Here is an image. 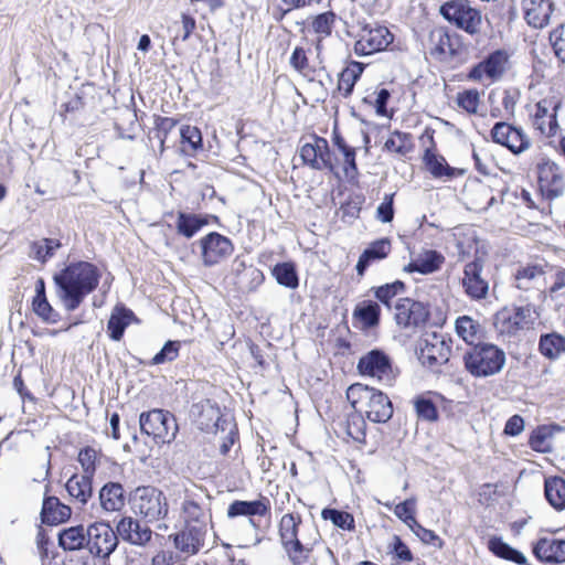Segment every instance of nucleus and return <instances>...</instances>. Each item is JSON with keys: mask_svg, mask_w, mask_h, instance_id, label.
I'll return each mask as SVG.
<instances>
[{"mask_svg": "<svg viewBox=\"0 0 565 565\" xmlns=\"http://www.w3.org/2000/svg\"><path fill=\"white\" fill-rule=\"evenodd\" d=\"M99 278V270L88 262L72 263L55 275L56 296L64 309L75 311L85 297L97 288Z\"/></svg>", "mask_w": 565, "mask_h": 565, "instance_id": "nucleus-1", "label": "nucleus"}, {"mask_svg": "<svg viewBox=\"0 0 565 565\" xmlns=\"http://www.w3.org/2000/svg\"><path fill=\"white\" fill-rule=\"evenodd\" d=\"M301 518L292 513L282 515L279 522L280 542L292 565H315L311 554L320 535L312 527H307V534L299 535Z\"/></svg>", "mask_w": 565, "mask_h": 565, "instance_id": "nucleus-2", "label": "nucleus"}, {"mask_svg": "<svg viewBox=\"0 0 565 565\" xmlns=\"http://www.w3.org/2000/svg\"><path fill=\"white\" fill-rule=\"evenodd\" d=\"M347 398L355 412L373 423H386L393 416L391 399L374 387L361 383L352 384L347 391Z\"/></svg>", "mask_w": 565, "mask_h": 565, "instance_id": "nucleus-3", "label": "nucleus"}, {"mask_svg": "<svg viewBox=\"0 0 565 565\" xmlns=\"http://www.w3.org/2000/svg\"><path fill=\"white\" fill-rule=\"evenodd\" d=\"M505 353L492 343H477L463 353L465 369L475 377H489L500 373Z\"/></svg>", "mask_w": 565, "mask_h": 565, "instance_id": "nucleus-4", "label": "nucleus"}, {"mask_svg": "<svg viewBox=\"0 0 565 565\" xmlns=\"http://www.w3.org/2000/svg\"><path fill=\"white\" fill-rule=\"evenodd\" d=\"M135 512L147 522H154L167 516L169 505L163 492L154 487H138L132 497Z\"/></svg>", "mask_w": 565, "mask_h": 565, "instance_id": "nucleus-5", "label": "nucleus"}, {"mask_svg": "<svg viewBox=\"0 0 565 565\" xmlns=\"http://www.w3.org/2000/svg\"><path fill=\"white\" fill-rule=\"evenodd\" d=\"M139 425L142 434L151 436L156 443L161 444L171 443L178 431L174 416L162 409L141 413Z\"/></svg>", "mask_w": 565, "mask_h": 565, "instance_id": "nucleus-6", "label": "nucleus"}, {"mask_svg": "<svg viewBox=\"0 0 565 565\" xmlns=\"http://www.w3.org/2000/svg\"><path fill=\"white\" fill-rule=\"evenodd\" d=\"M451 347L449 340L441 333H425L419 340L418 359L423 365L438 370L449 361Z\"/></svg>", "mask_w": 565, "mask_h": 565, "instance_id": "nucleus-7", "label": "nucleus"}, {"mask_svg": "<svg viewBox=\"0 0 565 565\" xmlns=\"http://www.w3.org/2000/svg\"><path fill=\"white\" fill-rule=\"evenodd\" d=\"M441 15L459 29L470 34L480 30L481 12L472 8L467 0H451L440 7Z\"/></svg>", "mask_w": 565, "mask_h": 565, "instance_id": "nucleus-8", "label": "nucleus"}, {"mask_svg": "<svg viewBox=\"0 0 565 565\" xmlns=\"http://www.w3.org/2000/svg\"><path fill=\"white\" fill-rule=\"evenodd\" d=\"M86 547L90 554L107 559L118 545V536L105 522H96L86 529Z\"/></svg>", "mask_w": 565, "mask_h": 565, "instance_id": "nucleus-9", "label": "nucleus"}, {"mask_svg": "<svg viewBox=\"0 0 565 565\" xmlns=\"http://www.w3.org/2000/svg\"><path fill=\"white\" fill-rule=\"evenodd\" d=\"M509 68V54L504 50H497L476 64L468 74V78L476 82L494 83L502 78Z\"/></svg>", "mask_w": 565, "mask_h": 565, "instance_id": "nucleus-10", "label": "nucleus"}, {"mask_svg": "<svg viewBox=\"0 0 565 565\" xmlns=\"http://www.w3.org/2000/svg\"><path fill=\"white\" fill-rule=\"evenodd\" d=\"M358 370L360 374L387 385H391L394 380L391 359L382 350L374 349L362 355L358 362Z\"/></svg>", "mask_w": 565, "mask_h": 565, "instance_id": "nucleus-11", "label": "nucleus"}, {"mask_svg": "<svg viewBox=\"0 0 565 565\" xmlns=\"http://www.w3.org/2000/svg\"><path fill=\"white\" fill-rule=\"evenodd\" d=\"M201 259L204 266L212 267L230 257L234 250L232 241L217 233L211 232L199 241Z\"/></svg>", "mask_w": 565, "mask_h": 565, "instance_id": "nucleus-12", "label": "nucleus"}, {"mask_svg": "<svg viewBox=\"0 0 565 565\" xmlns=\"http://www.w3.org/2000/svg\"><path fill=\"white\" fill-rule=\"evenodd\" d=\"M539 190L542 196L553 201L563 195L565 181L559 167L552 161H544L537 166Z\"/></svg>", "mask_w": 565, "mask_h": 565, "instance_id": "nucleus-13", "label": "nucleus"}, {"mask_svg": "<svg viewBox=\"0 0 565 565\" xmlns=\"http://www.w3.org/2000/svg\"><path fill=\"white\" fill-rule=\"evenodd\" d=\"M393 34L386 26H365L354 44L356 55H370L385 50L393 42Z\"/></svg>", "mask_w": 565, "mask_h": 565, "instance_id": "nucleus-14", "label": "nucleus"}, {"mask_svg": "<svg viewBox=\"0 0 565 565\" xmlns=\"http://www.w3.org/2000/svg\"><path fill=\"white\" fill-rule=\"evenodd\" d=\"M535 320L532 306H520L513 310H502L497 315L495 323L500 326V331L514 334L520 330L529 329Z\"/></svg>", "mask_w": 565, "mask_h": 565, "instance_id": "nucleus-15", "label": "nucleus"}, {"mask_svg": "<svg viewBox=\"0 0 565 565\" xmlns=\"http://www.w3.org/2000/svg\"><path fill=\"white\" fill-rule=\"evenodd\" d=\"M429 312L419 301L409 298H401L394 306V318L398 326L403 328L418 327L425 323Z\"/></svg>", "mask_w": 565, "mask_h": 565, "instance_id": "nucleus-16", "label": "nucleus"}, {"mask_svg": "<svg viewBox=\"0 0 565 565\" xmlns=\"http://www.w3.org/2000/svg\"><path fill=\"white\" fill-rule=\"evenodd\" d=\"M483 265L476 259L465 265L462 287L466 295L472 300L484 299L488 295L489 284L481 276Z\"/></svg>", "mask_w": 565, "mask_h": 565, "instance_id": "nucleus-17", "label": "nucleus"}, {"mask_svg": "<svg viewBox=\"0 0 565 565\" xmlns=\"http://www.w3.org/2000/svg\"><path fill=\"white\" fill-rule=\"evenodd\" d=\"M556 110L557 105L548 99H543L535 104L534 113L532 114V125L542 136L553 137L557 134Z\"/></svg>", "mask_w": 565, "mask_h": 565, "instance_id": "nucleus-18", "label": "nucleus"}, {"mask_svg": "<svg viewBox=\"0 0 565 565\" xmlns=\"http://www.w3.org/2000/svg\"><path fill=\"white\" fill-rule=\"evenodd\" d=\"M491 136L494 142L505 146L513 153H520L530 147V140L523 131L507 122H497Z\"/></svg>", "mask_w": 565, "mask_h": 565, "instance_id": "nucleus-19", "label": "nucleus"}, {"mask_svg": "<svg viewBox=\"0 0 565 565\" xmlns=\"http://www.w3.org/2000/svg\"><path fill=\"white\" fill-rule=\"evenodd\" d=\"M116 534L134 545H146L152 536L150 527L132 516H124L117 523Z\"/></svg>", "mask_w": 565, "mask_h": 565, "instance_id": "nucleus-20", "label": "nucleus"}, {"mask_svg": "<svg viewBox=\"0 0 565 565\" xmlns=\"http://www.w3.org/2000/svg\"><path fill=\"white\" fill-rule=\"evenodd\" d=\"M522 8L527 24L541 29L548 24L554 3L552 0H522Z\"/></svg>", "mask_w": 565, "mask_h": 565, "instance_id": "nucleus-21", "label": "nucleus"}, {"mask_svg": "<svg viewBox=\"0 0 565 565\" xmlns=\"http://www.w3.org/2000/svg\"><path fill=\"white\" fill-rule=\"evenodd\" d=\"M533 553L544 563H565V541L552 537L540 539L533 546Z\"/></svg>", "mask_w": 565, "mask_h": 565, "instance_id": "nucleus-22", "label": "nucleus"}, {"mask_svg": "<svg viewBox=\"0 0 565 565\" xmlns=\"http://www.w3.org/2000/svg\"><path fill=\"white\" fill-rule=\"evenodd\" d=\"M205 535V530L185 525L181 532L174 535L173 542L180 552L186 555H194L203 547Z\"/></svg>", "mask_w": 565, "mask_h": 565, "instance_id": "nucleus-23", "label": "nucleus"}, {"mask_svg": "<svg viewBox=\"0 0 565 565\" xmlns=\"http://www.w3.org/2000/svg\"><path fill=\"white\" fill-rule=\"evenodd\" d=\"M182 514L185 525L207 531V524L212 518L207 502H199L193 498H189L182 504Z\"/></svg>", "mask_w": 565, "mask_h": 565, "instance_id": "nucleus-24", "label": "nucleus"}, {"mask_svg": "<svg viewBox=\"0 0 565 565\" xmlns=\"http://www.w3.org/2000/svg\"><path fill=\"white\" fill-rule=\"evenodd\" d=\"M391 249L392 245L388 238L372 242L359 257L355 267L358 274L362 276L371 263L386 258Z\"/></svg>", "mask_w": 565, "mask_h": 565, "instance_id": "nucleus-25", "label": "nucleus"}, {"mask_svg": "<svg viewBox=\"0 0 565 565\" xmlns=\"http://www.w3.org/2000/svg\"><path fill=\"white\" fill-rule=\"evenodd\" d=\"M269 511V501L266 498L255 501L236 500L227 508V516L234 519L237 516H264Z\"/></svg>", "mask_w": 565, "mask_h": 565, "instance_id": "nucleus-26", "label": "nucleus"}, {"mask_svg": "<svg viewBox=\"0 0 565 565\" xmlns=\"http://www.w3.org/2000/svg\"><path fill=\"white\" fill-rule=\"evenodd\" d=\"M99 502L105 511H120L126 502L122 486L118 482H107L104 484L99 490Z\"/></svg>", "mask_w": 565, "mask_h": 565, "instance_id": "nucleus-27", "label": "nucleus"}, {"mask_svg": "<svg viewBox=\"0 0 565 565\" xmlns=\"http://www.w3.org/2000/svg\"><path fill=\"white\" fill-rule=\"evenodd\" d=\"M72 514L71 508L63 504L56 497H47L43 501L41 519L45 524L54 525L66 521Z\"/></svg>", "mask_w": 565, "mask_h": 565, "instance_id": "nucleus-28", "label": "nucleus"}, {"mask_svg": "<svg viewBox=\"0 0 565 565\" xmlns=\"http://www.w3.org/2000/svg\"><path fill=\"white\" fill-rule=\"evenodd\" d=\"M92 479L88 475H74L65 484L71 498L79 505H85L93 497Z\"/></svg>", "mask_w": 565, "mask_h": 565, "instance_id": "nucleus-29", "label": "nucleus"}, {"mask_svg": "<svg viewBox=\"0 0 565 565\" xmlns=\"http://www.w3.org/2000/svg\"><path fill=\"white\" fill-rule=\"evenodd\" d=\"M199 408L198 413V424L202 430L205 431H215L218 428L220 422L222 419L221 409L216 404L212 403L210 399H205L196 405Z\"/></svg>", "mask_w": 565, "mask_h": 565, "instance_id": "nucleus-30", "label": "nucleus"}, {"mask_svg": "<svg viewBox=\"0 0 565 565\" xmlns=\"http://www.w3.org/2000/svg\"><path fill=\"white\" fill-rule=\"evenodd\" d=\"M381 307L376 301H360L354 310L353 318L359 320L363 329H372L380 323Z\"/></svg>", "mask_w": 565, "mask_h": 565, "instance_id": "nucleus-31", "label": "nucleus"}, {"mask_svg": "<svg viewBox=\"0 0 565 565\" xmlns=\"http://www.w3.org/2000/svg\"><path fill=\"white\" fill-rule=\"evenodd\" d=\"M134 317L135 316L131 310L122 306H116L107 323L110 338L115 341H119L124 335L125 329L130 324Z\"/></svg>", "mask_w": 565, "mask_h": 565, "instance_id": "nucleus-32", "label": "nucleus"}, {"mask_svg": "<svg viewBox=\"0 0 565 565\" xmlns=\"http://www.w3.org/2000/svg\"><path fill=\"white\" fill-rule=\"evenodd\" d=\"M539 351L548 360H557L565 353V337L557 332L542 334L539 341Z\"/></svg>", "mask_w": 565, "mask_h": 565, "instance_id": "nucleus-33", "label": "nucleus"}, {"mask_svg": "<svg viewBox=\"0 0 565 565\" xmlns=\"http://www.w3.org/2000/svg\"><path fill=\"white\" fill-rule=\"evenodd\" d=\"M443 263L444 257L438 252L426 250L411 262L406 267V270L427 275L438 270Z\"/></svg>", "mask_w": 565, "mask_h": 565, "instance_id": "nucleus-34", "label": "nucleus"}, {"mask_svg": "<svg viewBox=\"0 0 565 565\" xmlns=\"http://www.w3.org/2000/svg\"><path fill=\"white\" fill-rule=\"evenodd\" d=\"M456 332L457 334L468 344L473 347L477 343H481L482 327L469 316H461L456 320Z\"/></svg>", "mask_w": 565, "mask_h": 565, "instance_id": "nucleus-35", "label": "nucleus"}, {"mask_svg": "<svg viewBox=\"0 0 565 565\" xmlns=\"http://www.w3.org/2000/svg\"><path fill=\"white\" fill-rule=\"evenodd\" d=\"M544 276V268L542 265L521 266L514 274L516 287L522 290L534 288Z\"/></svg>", "mask_w": 565, "mask_h": 565, "instance_id": "nucleus-36", "label": "nucleus"}, {"mask_svg": "<svg viewBox=\"0 0 565 565\" xmlns=\"http://www.w3.org/2000/svg\"><path fill=\"white\" fill-rule=\"evenodd\" d=\"M86 529L83 525L71 526L58 533V545L64 551H77L86 547Z\"/></svg>", "mask_w": 565, "mask_h": 565, "instance_id": "nucleus-37", "label": "nucleus"}, {"mask_svg": "<svg viewBox=\"0 0 565 565\" xmlns=\"http://www.w3.org/2000/svg\"><path fill=\"white\" fill-rule=\"evenodd\" d=\"M209 220L206 216L179 212L177 218V232L178 234L191 238L193 237L203 226L207 225Z\"/></svg>", "mask_w": 565, "mask_h": 565, "instance_id": "nucleus-38", "label": "nucleus"}, {"mask_svg": "<svg viewBox=\"0 0 565 565\" xmlns=\"http://www.w3.org/2000/svg\"><path fill=\"white\" fill-rule=\"evenodd\" d=\"M364 65L352 61L339 75L338 89L348 97L353 92L356 81L363 73Z\"/></svg>", "mask_w": 565, "mask_h": 565, "instance_id": "nucleus-39", "label": "nucleus"}, {"mask_svg": "<svg viewBox=\"0 0 565 565\" xmlns=\"http://www.w3.org/2000/svg\"><path fill=\"white\" fill-rule=\"evenodd\" d=\"M545 497L556 510L565 508V480L559 477L545 480Z\"/></svg>", "mask_w": 565, "mask_h": 565, "instance_id": "nucleus-40", "label": "nucleus"}, {"mask_svg": "<svg viewBox=\"0 0 565 565\" xmlns=\"http://www.w3.org/2000/svg\"><path fill=\"white\" fill-rule=\"evenodd\" d=\"M413 148L414 143L411 134L399 130L393 131L384 143L385 150L399 156H406L413 150Z\"/></svg>", "mask_w": 565, "mask_h": 565, "instance_id": "nucleus-41", "label": "nucleus"}, {"mask_svg": "<svg viewBox=\"0 0 565 565\" xmlns=\"http://www.w3.org/2000/svg\"><path fill=\"white\" fill-rule=\"evenodd\" d=\"M290 66L303 77L312 81L316 67L309 63L307 52L303 47L296 46L289 58Z\"/></svg>", "mask_w": 565, "mask_h": 565, "instance_id": "nucleus-42", "label": "nucleus"}, {"mask_svg": "<svg viewBox=\"0 0 565 565\" xmlns=\"http://www.w3.org/2000/svg\"><path fill=\"white\" fill-rule=\"evenodd\" d=\"M60 247L61 243L57 239L42 238L31 244L29 256L35 260L45 263Z\"/></svg>", "mask_w": 565, "mask_h": 565, "instance_id": "nucleus-43", "label": "nucleus"}, {"mask_svg": "<svg viewBox=\"0 0 565 565\" xmlns=\"http://www.w3.org/2000/svg\"><path fill=\"white\" fill-rule=\"evenodd\" d=\"M424 162L428 171L436 178L444 175H451V168L447 164L441 156H437L430 148H427L424 153Z\"/></svg>", "mask_w": 565, "mask_h": 565, "instance_id": "nucleus-44", "label": "nucleus"}, {"mask_svg": "<svg viewBox=\"0 0 565 565\" xmlns=\"http://www.w3.org/2000/svg\"><path fill=\"white\" fill-rule=\"evenodd\" d=\"M277 282L288 288L298 287V276L295 266L291 263L277 264L273 269Z\"/></svg>", "mask_w": 565, "mask_h": 565, "instance_id": "nucleus-45", "label": "nucleus"}, {"mask_svg": "<svg viewBox=\"0 0 565 565\" xmlns=\"http://www.w3.org/2000/svg\"><path fill=\"white\" fill-rule=\"evenodd\" d=\"M366 423L361 413H353L348 416L345 431L349 437L354 441L364 443L365 440Z\"/></svg>", "mask_w": 565, "mask_h": 565, "instance_id": "nucleus-46", "label": "nucleus"}, {"mask_svg": "<svg viewBox=\"0 0 565 565\" xmlns=\"http://www.w3.org/2000/svg\"><path fill=\"white\" fill-rule=\"evenodd\" d=\"M180 137L184 146V152L192 153L202 148L201 131L194 126H183L180 130Z\"/></svg>", "mask_w": 565, "mask_h": 565, "instance_id": "nucleus-47", "label": "nucleus"}, {"mask_svg": "<svg viewBox=\"0 0 565 565\" xmlns=\"http://www.w3.org/2000/svg\"><path fill=\"white\" fill-rule=\"evenodd\" d=\"M405 289V285L401 280H396L391 284H385L380 287H375L372 290L374 291L375 298L382 302L387 308H391V300L399 295L403 294Z\"/></svg>", "mask_w": 565, "mask_h": 565, "instance_id": "nucleus-48", "label": "nucleus"}, {"mask_svg": "<svg viewBox=\"0 0 565 565\" xmlns=\"http://www.w3.org/2000/svg\"><path fill=\"white\" fill-rule=\"evenodd\" d=\"M321 516L324 520H330L339 529L354 530V518L349 512L327 508L322 510Z\"/></svg>", "mask_w": 565, "mask_h": 565, "instance_id": "nucleus-49", "label": "nucleus"}, {"mask_svg": "<svg viewBox=\"0 0 565 565\" xmlns=\"http://www.w3.org/2000/svg\"><path fill=\"white\" fill-rule=\"evenodd\" d=\"M177 120L170 117L156 116L153 138L159 140L160 153L164 151V142L169 132L177 126Z\"/></svg>", "mask_w": 565, "mask_h": 565, "instance_id": "nucleus-50", "label": "nucleus"}, {"mask_svg": "<svg viewBox=\"0 0 565 565\" xmlns=\"http://www.w3.org/2000/svg\"><path fill=\"white\" fill-rule=\"evenodd\" d=\"M335 20L337 15L332 11L320 13L312 20V30L322 38L329 36L332 32Z\"/></svg>", "mask_w": 565, "mask_h": 565, "instance_id": "nucleus-51", "label": "nucleus"}, {"mask_svg": "<svg viewBox=\"0 0 565 565\" xmlns=\"http://www.w3.org/2000/svg\"><path fill=\"white\" fill-rule=\"evenodd\" d=\"M264 281V274L260 269L249 266L237 280L241 289L252 291L259 287Z\"/></svg>", "mask_w": 565, "mask_h": 565, "instance_id": "nucleus-52", "label": "nucleus"}, {"mask_svg": "<svg viewBox=\"0 0 565 565\" xmlns=\"http://www.w3.org/2000/svg\"><path fill=\"white\" fill-rule=\"evenodd\" d=\"M551 437L552 433L550 428L546 426H540L531 434L529 444L533 450L545 452L548 451L551 448Z\"/></svg>", "mask_w": 565, "mask_h": 565, "instance_id": "nucleus-53", "label": "nucleus"}, {"mask_svg": "<svg viewBox=\"0 0 565 565\" xmlns=\"http://www.w3.org/2000/svg\"><path fill=\"white\" fill-rule=\"evenodd\" d=\"M33 310L44 322L56 323L60 320L58 312L53 309L46 298H34Z\"/></svg>", "mask_w": 565, "mask_h": 565, "instance_id": "nucleus-54", "label": "nucleus"}, {"mask_svg": "<svg viewBox=\"0 0 565 565\" xmlns=\"http://www.w3.org/2000/svg\"><path fill=\"white\" fill-rule=\"evenodd\" d=\"M457 104L469 114H477L480 94L477 89H466L457 95Z\"/></svg>", "mask_w": 565, "mask_h": 565, "instance_id": "nucleus-55", "label": "nucleus"}, {"mask_svg": "<svg viewBox=\"0 0 565 565\" xmlns=\"http://www.w3.org/2000/svg\"><path fill=\"white\" fill-rule=\"evenodd\" d=\"M415 409L420 419L434 422L438 418V411L431 399L424 396L415 401Z\"/></svg>", "mask_w": 565, "mask_h": 565, "instance_id": "nucleus-56", "label": "nucleus"}, {"mask_svg": "<svg viewBox=\"0 0 565 565\" xmlns=\"http://www.w3.org/2000/svg\"><path fill=\"white\" fill-rule=\"evenodd\" d=\"M415 507L416 500L411 498L404 502L398 503L394 509L395 515L404 523H406L409 529L413 526V522H417L415 519Z\"/></svg>", "mask_w": 565, "mask_h": 565, "instance_id": "nucleus-57", "label": "nucleus"}, {"mask_svg": "<svg viewBox=\"0 0 565 565\" xmlns=\"http://www.w3.org/2000/svg\"><path fill=\"white\" fill-rule=\"evenodd\" d=\"M318 137H313L312 142L305 143L300 149V158L303 163L317 170L319 167L318 152H319Z\"/></svg>", "mask_w": 565, "mask_h": 565, "instance_id": "nucleus-58", "label": "nucleus"}, {"mask_svg": "<svg viewBox=\"0 0 565 565\" xmlns=\"http://www.w3.org/2000/svg\"><path fill=\"white\" fill-rule=\"evenodd\" d=\"M96 460H97V452L92 447H85L83 448L78 454V462L81 463L84 473L88 475V477L94 476L96 471Z\"/></svg>", "mask_w": 565, "mask_h": 565, "instance_id": "nucleus-59", "label": "nucleus"}, {"mask_svg": "<svg viewBox=\"0 0 565 565\" xmlns=\"http://www.w3.org/2000/svg\"><path fill=\"white\" fill-rule=\"evenodd\" d=\"M179 341H168L163 348L152 358L151 363L157 365L175 360L179 354Z\"/></svg>", "mask_w": 565, "mask_h": 565, "instance_id": "nucleus-60", "label": "nucleus"}, {"mask_svg": "<svg viewBox=\"0 0 565 565\" xmlns=\"http://www.w3.org/2000/svg\"><path fill=\"white\" fill-rule=\"evenodd\" d=\"M550 41L557 58L565 63V24L559 25L551 32Z\"/></svg>", "mask_w": 565, "mask_h": 565, "instance_id": "nucleus-61", "label": "nucleus"}, {"mask_svg": "<svg viewBox=\"0 0 565 565\" xmlns=\"http://www.w3.org/2000/svg\"><path fill=\"white\" fill-rule=\"evenodd\" d=\"M319 142V152H318V162L319 167L317 170H329L334 171V164L332 162V152L330 150L329 143L327 139L322 137H318Z\"/></svg>", "mask_w": 565, "mask_h": 565, "instance_id": "nucleus-62", "label": "nucleus"}, {"mask_svg": "<svg viewBox=\"0 0 565 565\" xmlns=\"http://www.w3.org/2000/svg\"><path fill=\"white\" fill-rule=\"evenodd\" d=\"M411 530L416 534L417 537L420 539L423 543L430 544L439 548L443 546L441 539L434 531L424 527L418 522H413Z\"/></svg>", "mask_w": 565, "mask_h": 565, "instance_id": "nucleus-63", "label": "nucleus"}, {"mask_svg": "<svg viewBox=\"0 0 565 565\" xmlns=\"http://www.w3.org/2000/svg\"><path fill=\"white\" fill-rule=\"evenodd\" d=\"M344 158V173L349 179H354L359 174L358 164L355 161V148L351 146H347L344 149L340 151Z\"/></svg>", "mask_w": 565, "mask_h": 565, "instance_id": "nucleus-64", "label": "nucleus"}]
</instances>
